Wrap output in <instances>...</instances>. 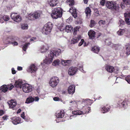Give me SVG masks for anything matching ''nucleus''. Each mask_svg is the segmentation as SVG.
Instances as JSON below:
<instances>
[{
	"label": "nucleus",
	"mask_w": 130,
	"mask_h": 130,
	"mask_svg": "<svg viewBox=\"0 0 130 130\" xmlns=\"http://www.w3.org/2000/svg\"><path fill=\"white\" fill-rule=\"evenodd\" d=\"M100 3L103 6L105 4L106 7L113 11L115 13H118L119 12L120 7L116 1H107L106 2L105 0H101L100 2Z\"/></svg>",
	"instance_id": "obj_1"
},
{
	"label": "nucleus",
	"mask_w": 130,
	"mask_h": 130,
	"mask_svg": "<svg viewBox=\"0 0 130 130\" xmlns=\"http://www.w3.org/2000/svg\"><path fill=\"white\" fill-rule=\"evenodd\" d=\"M61 53V50L60 49L52 50H50L47 56L43 60V62L41 63V65L43 67H45L46 64H49L52 63L53 58L55 57L59 56Z\"/></svg>",
	"instance_id": "obj_2"
},
{
	"label": "nucleus",
	"mask_w": 130,
	"mask_h": 130,
	"mask_svg": "<svg viewBox=\"0 0 130 130\" xmlns=\"http://www.w3.org/2000/svg\"><path fill=\"white\" fill-rule=\"evenodd\" d=\"M53 25L51 22H48L45 25L42 29V33L45 35H47L50 34L53 27Z\"/></svg>",
	"instance_id": "obj_3"
},
{
	"label": "nucleus",
	"mask_w": 130,
	"mask_h": 130,
	"mask_svg": "<svg viewBox=\"0 0 130 130\" xmlns=\"http://www.w3.org/2000/svg\"><path fill=\"white\" fill-rule=\"evenodd\" d=\"M62 9L59 7L55 8L51 14V16L53 19H57L61 18L62 16Z\"/></svg>",
	"instance_id": "obj_4"
},
{
	"label": "nucleus",
	"mask_w": 130,
	"mask_h": 130,
	"mask_svg": "<svg viewBox=\"0 0 130 130\" xmlns=\"http://www.w3.org/2000/svg\"><path fill=\"white\" fill-rule=\"evenodd\" d=\"M59 82V78L57 77L54 76L51 78L49 82V84L51 86L54 88L57 86Z\"/></svg>",
	"instance_id": "obj_5"
},
{
	"label": "nucleus",
	"mask_w": 130,
	"mask_h": 130,
	"mask_svg": "<svg viewBox=\"0 0 130 130\" xmlns=\"http://www.w3.org/2000/svg\"><path fill=\"white\" fill-rule=\"evenodd\" d=\"M10 16L12 19L15 22H19L22 20L21 17L17 13H12Z\"/></svg>",
	"instance_id": "obj_6"
},
{
	"label": "nucleus",
	"mask_w": 130,
	"mask_h": 130,
	"mask_svg": "<svg viewBox=\"0 0 130 130\" xmlns=\"http://www.w3.org/2000/svg\"><path fill=\"white\" fill-rule=\"evenodd\" d=\"M78 70L77 68L75 67H70L68 70V73L70 76L75 75Z\"/></svg>",
	"instance_id": "obj_7"
},
{
	"label": "nucleus",
	"mask_w": 130,
	"mask_h": 130,
	"mask_svg": "<svg viewBox=\"0 0 130 130\" xmlns=\"http://www.w3.org/2000/svg\"><path fill=\"white\" fill-rule=\"evenodd\" d=\"M23 90L24 92L28 93L31 91L32 90V88L31 86H30L28 84H24L23 86Z\"/></svg>",
	"instance_id": "obj_8"
},
{
	"label": "nucleus",
	"mask_w": 130,
	"mask_h": 130,
	"mask_svg": "<svg viewBox=\"0 0 130 130\" xmlns=\"http://www.w3.org/2000/svg\"><path fill=\"white\" fill-rule=\"evenodd\" d=\"M124 17L126 23L128 25H130V11L126 12L124 13Z\"/></svg>",
	"instance_id": "obj_9"
},
{
	"label": "nucleus",
	"mask_w": 130,
	"mask_h": 130,
	"mask_svg": "<svg viewBox=\"0 0 130 130\" xmlns=\"http://www.w3.org/2000/svg\"><path fill=\"white\" fill-rule=\"evenodd\" d=\"M11 121L15 125H17L21 123V119L19 117H15L11 118Z\"/></svg>",
	"instance_id": "obj_10"
},
{
	"label": "nucleus",
	"mask_w": 130,
	"mask_h": 130,
	"mask_svg": "<svg viewBox=\"0 0 130 130\" xmlns=\"http://www.w3.org/2000/svg\"><path fill=\"white\" fill-rule=\"evenodd\" d=\"M71 61L70 60H65L61 59L60 61V63L62 66L63 67H66L71 63Z\"/></svg>",
	"instance_id": "obj_11"
},
{
	"label": "nucleus",
	"mask_w": 130,
	"mask_h": 130,
	"mask_svg": "<svg viewBox=\"0 0 130 130\" xmlns=\"http://www.w3.org/2000/svg\"><path fill=\"white\" fill-rule=\"evenodd\" d=\"M7 103L10 108L14 109V108L17 105V102L15 100L12 99L11 101H8Z\"/></svg>",
	"instance_id": "obj_12"
},
{
	"label": "nucleus",
	"mask_w": 130,
	"mask_h": 130,
	"mask_svg": "<svg viewBox=\"0 0 130 130\" xmlns=\"http://www.w3.org/2000/svg\"><path fill=\"white\" fill-rule=\"evenodd\" d=\"M49 48V46L47 44H45L43 45L40 48V52L43 54L46 52Z\"/></svg>",
	"instance_id": "obj_13"
},
{
	"label": "nucleus",
	"mask_w": 130,
	"mask_h": 130,
	"mask_svg": "<svg viewBox=\"0 0 130 130\" xmlns=\"http://www.w3.org/2000/svg\"><path fill=\"white\" fill-rule=\"evenodd\" d=\"M23 81L20 80H16L15 81L14 85L16 88L21 89L22 86L23 85Z\"/></svg>",
	"instance_id": "obj_14"
},
{
	"label": "nucleus",
	"mask_w": 130,
	"mask_h": 130,
	"mask_svg": "<svg viewBox=\"0 0 130 130\" xmlns=\"http://www.w3.org/2000/svg\"><path fill=\"white\" fill-rule=\"evenodd\" d=\"M48 4L51 7H54L56 6L58 3L57 0H48Z\"/></svg>",
	"instance_id": "obj_15"
},
{
	"label": "nucleus",
	"mask_w": 130,
	"mask_h": 130,
	"mask_svg": "<svg viewBox=\"0 0 130 130\" xmlns=\"http://www.w3.org/2000/svg\"><path fill=\"white\" fill-rule=\"evenodd\" d=\"M75 86L72 85L70 86L68 88V92L69 94H73L75 92Z\"/></svg>",
	"instance_id": "obj_16"
},
{
	"label": "nucleus",
	"mask_w": 130,
	"mask_h": 130,
	"mask_svg": "<svg viewBox=\"0 0 130 130\" xmlns=\"http://www.w3.org/2000/svg\"><path fill=\"white\" fill-rule=\"evenodd\" d=\"M69 12L71 13L73 17L75 18L77 17V15L76 12V9L73 7L70 8L69 10Z\"/></svg>",
	"instance_id": "obj_17"
},
{
	"label": "nucleus",
	"mask_w": 130,
	"mask_h": 130,
	"mask_svg": "<svg viewBox=\"0 0 130 130\" xmlns=\"http://www.w3.org/2000/svg\"><path fill=\"white\" fill-rule=\"evenodd\" d=\"M81 38V36L80 35L78 36L77 37H75L73 38L71 40V43L73 44H74L75 43H77L79 40Z\"/></svg>",
	"instance_id": "obj_18"
},
{
	"label": "nucleus",
	"mask_w": 130,
	"mask_h": 130,
	"mask_svg": "<svg viewBox=\"0 0 130 130\" xmlns=\"http://www.w3.org/2000/svg\"><path fill=\"white\" fill-rule=\"evenodd\" d=\"M3 40L4 43L6 44L11 43V40L10 36L6 37L3 39Z\"/></svg>",
	"instance_id": "obj_19"
},
{
	"label": "nucleus",
	"mask_w": 130,
	"mask_h": 130,
	"mask_svg": "<svg viewBox=\"0 0 130 130\" xmlns=\"http://www.w3.org/2000/svg\"><path fill=\"white\" fill-rule=\"evenodd\" d=\"M88 35L90 38L91 39H94L95 36V32L93 30H90L88 32Z\"/></svg>",
	"instance_id": "obj_20"
},
{
	"label": "nucleus",
	"mask_w": 130,
	"mask_h": 130,
	"mask_svg": "<svg viewBox=\"0 0 130 130\" xmlns=\"http://www.w3.org/2000/svg\"><path fill=\"white\" fill-rule=\"evenodd\" d=\"M100 48L97 46H94L92 47L91 50L93 52L98 53L100 51Z\"/></svg>",
	"instance_id": "obj_21"
},
{
	"label": "nucleus",
	"mask_w": 130,
	"mask_h": 130,
	"mask_svg": "<svg viewBox=\"0 0 130 130\" xmlns=\"http://www.w3.org/2000/svg\"><path fill=\"white\" fill-rule=\"evenodd\" d=\"M85 12L86 14V17L87 18H89L91 14V11L89 7L86 8Z\"/></svg>",
	"instance_id": "obj_22"
},
{
	"label": "nucleus",
	"mask_w": 130,
	"mask_h": 130,
	"mask_svg": "<svg viewBox=\"0 0 130 130\" xmlns=\"http://www.w3.org/2000/svg\"><path fill=\"white\" fill-rule=\"evenodd\" d=\"M73 28L70 25H67L66 26L65 31L67 32H70L73 31Z\"/></svg>",
	"instance_id": "obj_23"
},
{
	"label": "nucleus",
	"mask_w": 130,
	"mask_h": 130,
	"mask_svg": "<svg viewBox=\"0 0 130 130\" xmlns=\"http://www.w3.org/2000/svg\"><path fill=\"white\" fill-rule=\"evenodd\" d=\"M105 69L108 72L110 73L113 72L114 70V67L110 66H107L105 68Z\"/></svg>",
	"instance_id": "obj_24"
},
{
	"label": "nucleus",
	"mask_w": 130,
	"mask_h": 130,
	"mask_svg": "<svg viewBox=\"0 0 130 130\" xmlns=\"http://www.w3.org/2000/svg\"><path fill=\"white\" fill-rule=\"evenodd\" d=\"M40 16V13L38 11H34L33 13V18L34 19H38Z\"/></svg>",
	"instance_id": "obj_25"
},
{
	"label": "nucleus",
	"mask_w": 130,
	"mask_h": 130,
	"mask_svg": "<svg viewBox=\"0 0 130 130\" xmlns=\"http://www.w3.org/2000/svg\"><path fill=\"white\" fill-rule=\"evenodd\" d=\"M60 62V61L59 60L57 59L53 61L52 62V64L53 66L57 67L59 65Z\"/></svg>",
	"instance_id": "obj_26"
},
{
	"label": "nucleus",
	"mask_w": 130,
	"mask_h": 130,
	"mask_svg": "<svg viewBox=\"0 0 130 130\" xmlns=\"http://www.w3.org/2000/svg\"><path fill=\"white\" fill-rule=\"evenodd\" d=\"M72 113L74 115H80L84 114L83 112L80 110H77L73 111Z\"/></svg>",
	"instance_id": "obj_27"
},
{
	"label": "nucleus",
	"mask_w": 130,
	"mask_h": 130,
	"mask_svg": "<svg viewBox=\"0 0 130 130\" xmlns=\"http://www.w3.org/2000/svg\"><path fill=\"white\" fill-rule=\"evenodd\" d=\"M64 110H61L60 112L56 115V117L58 118H62L64 116Z\"/></svg>",
	"instance_id": "obj_28"
},
{
	"label": "nucleus",
	"mask_w": 130,
	"mask_h": 130,
	"mask_svg": "<svg viewBox=\"0 0 130 130\" xmlns=\"http://www.w3.org/2000/svg\"><path fill=\"white\" fill-rule=\"evenodd\" d=\"M37 66L35 64H33V75L36 76V71L38 69Z\"/></svg>",
	"instance_id": "obj_29"
},
{
	"label": "nucleus",
	"mask_w": 130,
	"mask_h": 130,
	"mask_svg": "<svg viewBox=\"0 0 130 130\" xmlns=\"http://www.w3.org/2000/svg\"><path fill=\"white\" fill-rule=\"evenodd\" d=\"M125 49L126 51V54L127 55L130 54V44H127L125 46Z\"/></svg>",
	"instance_id": "obj_30"
},
{
	"label": "nucleus",
	"mask_w": 130,
	"mask_h": 130,
	"mask_svg": "<svg viewBox=\"0 0 130 130\" xmlns=\"http://www.w3.org/2000/svg\"><path fill=\"white\" fill-rule=\"evenodd\" d=\"M125 32V30L124 29H120L117 32V34L119 36H122Z\"/></svg>",
	"instance_id": "obj_31"
},
{
	"label": "nucleus",
	"mask_w": 130,
	"mask_h": 130,
	"mask_svg": "<svg viewBox=\"0 0 130 130\" xmlns=\"http://www.w3.org/2000/svg\"><path fill=\"white\" fill-rule=\"evenodd\" d=\"M110 109L108 107L106 108L105 106H103L102 108V111L103 113H105L109 111Z\"/></svg>",
	"instance_id": "obj_32"
},
{
	"label": "nucleus",
	"mask_w": 130,
	"mask_h": 130,
	"mask_svg": "<svg viewBox=\"0 0 130 130\" xmlns=\"http://www.w3.org/2000/svg\"><path fill=\"white\" fill-rule=\"evenodd\" d=\"M10 37L11 41H16L19 40V38L17 37L14 36H10Z\"/></svg>",
	"instance_id": "obj_33"
},
{
	"label": "nucleus",
	"mask_w": 130,
	"mask_h": 130,
	"mask_svg": "<svg viewBox=\"0 0 130 130\" xmlns=\"http://www.w3.org/2000/svg\"><path fill=\"white\" fill-rule=\"evenodd\" d=\"M32 102V97L31 96H29L27 98L25 101V103H29Z\"/></svg>",
	"instance_id": "obj_34"
},
{
	"label": "nucleus",
	"mask_w": 130,
	"mask_h": 130,
	"mask_svg": "<svg viewBox=\"0 0 130 130\" xmlns=\"http://www.w3.org/2000/svg\"><path fill=\"white\" fill-rule=\"evenodd\" d=\"M80 28L79 26H77L74 28L73 32V34L75 35L77 34V32L79 31V29Z\"/></svg>",
	"instance_id": "obj_35"
},
{
	"label": "nucleus",
	"mask_w": 130,
	"mask_h": 130,
	"mask_svg": "<svg viewBox=\"0 0 130 130\" xmlns=\"http://www.w3.org/2000/svg\"><path fill=\"white\" fill-rule=\"evenodd\" d=\"M96 24V23L93 20H91L90 21V24L89 25L91 27H94Z\"/></svg>",
	"instance_id": "obj_36"
},
{
	"label": "nucleus",
	"mask_w": 130,
	"mask_h": 130,
	"mask_svg": "<svg viewBox=\"0 0 130 130\" xmlns=\"http://www.w3.org/2000/svg\"><path fill=\"white\" fill-rule=\"evenodd\" d=\"M66 29V26L63 24H62L61 25L60 27V31H65Z\"/></svg>",
	"instance_id": "obj_37"
},
{
	"label": "nucleus",
	"mask_w": 130,
	"mask_h": 130,
	"mask_svg": "<svg viewBox=\"0 0 130 130\" xmlns=\"http://www.w3.org/2000/svg\"><path fill=\"white\" fill-rule=\"evenodd\" d=\"M27 71L29 72L32 73V64H31L27 70Z\"/></svg>",
	"instance_id": "obj_38"
},
{
	"label": "nucleus",
	"mask_w": 130,
	"mask_h": 130,
	"mask_svg": "<svg viewBox=\"0 0 130 130\" xmlns=\"http://www.w3.org/2000/svg\"><path fill=\"white\" fill-rule=\"evenodd\" d=\"M8 88L6 85H3L2 86V91L4 92H5L7 91Z\"/></svg>",
	"instance_id": "obj_39"
},
{
	"label": "nucleus",
	"mask_w": 130,
	"mask_h": 130,
	"mask_svg": "<svg viewBox=\"0 0 130 130\" xmlns=\"http://www.w3.org/2000/svg\"><path fill=\"white\" fill-rule=\"evenodd\" d=\"M66 2L67 3H69V5L70 6H71L74 4V2L73 0H67Z\"/></svg>",
	"instance_id": "obj_40"
},
{
	"label": "nucleus",
	"mask_w": 130,
	"mask_h": 130,
	"mask_svg": "<svg viewBox=\"0 0 130 130\" xmlns=\"http://www.w3.org/2000/svg\"><path fill=\"white\" fill-rule=\"evenodd\" d=\"M29 44L30 43L29 42L26 43L22 47V49L23 50L25 51H26L28 45H29Z\"/></svg>",
	"instance_id": "obj_41"
},
{
	"label": "nucleus",
	"mask_w": 130,
	"mask_h": 130,
	"mask_svg": "<svg viewBox=\"0 0 130 130\" xmlns=\"http://www.w3.org/2000/svg\"><path fill=\"white\" fill-rule=\"evenodd\" d=\"M3 19L5 21H7L9 19V16L7 15H4L2 17Z\"/></svg>",
	"instance_id": "obj_42"
},
{
	"label": "nucleus",
	"mask_w": 130,
	"mask_h": 130,
	"mask_svg": "<svg viewBox=\"0 0 130 130\" xmlns=\"http://www.w3.org/2000/svg\"><path fill=\"white\" fill-rule=\"evenodd\" d=\"M77 23L78 24H81L82 23V19L80 17H78L77 20L76 21Z\"/></svg>",
	"instance_id": "obj_43"
},
{
	"label": "nucleus",
	"mask_w": 130,
	"mask_h": 130,
	"mask_svg": "<svg viewBox=\"0 0 130 130\" xmlns=\"http://www.w3.org/2000/svg\"><path fill=\"white\" fill-rule=\"evenodd\" d=\"M105 42L106 45L108 46H111L112 43H111V41L106 39L105 41Z\"/></svg>",
	"instance_id": "obj_44"
},
{
	"label": "nucleus",
	"mask_w": 130,
	"mask_h": 130,
	"mask_svg": "<svg viewBox=\"0 0 130 130\" xmlns=\"http://www.w3.org/2000/svg\"><path fill=\"white\" fill-rule=\"evenodd\" d=\"M99 24L100 26H103L105 24V21L102 20H100L99 22Z\"/></svg>",
	"instance_id": "obj_45"
},
{
	"label": "nucleus",
	"mask_w": 130,
	"mask_h": 130,
	"mask_svg": "<svg viewBox=\"0 0 130 130\" xmlns=\"http://www.w3.org/2000/svg\"><path fill=\"white\" fill-rule=\"evenodd\" d=\"M111 47L115 50L118 49V47H117V45L116 44H112Z\"/></svg>",
	"instance_id": "obj_46"
},
{
	"label": "nucleus",
	"mask_w": 130,
	"mask_h": 130,
	"mask_svg": "<svg viewBox=\"0 0 130 130\" xmlns=\"http://www.w3.org/2000/svg\"><path fill=\"white\" fill-rule=\"evenodd\" d=\"M125 23L122 20H119V24L120 26H122L124 25Z\"/></svg>",
	"instance_id": "obj_47"
},
{
	"label": "nucleus",
	"mask_w": 130,
	"mask_h": 130,
	"mask_svg": "<svg viewBox=\"0 0 130 130\" xmlns=\"http://www.w3.org/2000/svg\"><path fill=\"white\" fill-rule=\"evenodd\" d=\"M32 14L30 13L28 14L26 17V18L29 20H31L32 19Z\"/></svg>",
	"instance_id": "obj_48"
},
{
	"label": "nucleus",
	"mask_w": 130,
	"mask_h": 130,
	"mask_svg": "<svg viewBox=\"0 0 130 130\" xmlns=\"http://www.w3.org/2000/svg\"><path fill=\"white\" fill-rule=\"evenodd\" d=\"M126 80L129 84H130V76H128L125 78Z\"/></svg>",
	"instance_id": "obj_49"
},
{
	"label": "nucleus",
	"mask_w": 130,
	"mask_h": 130,
	"mask_svg": "<svg viewBox=\"0 0 130 130\" xmlns=\"http://www.w3.org/2000/svg\"><path fill=\"white\" fill-rule=\"evenodd\" d=\"M21 28L22 29H27L28 26L27 24H23L22 25Z\"/></svg>",
	"instance_id": "obj_50"
},
{
	"label": "nucleus",
	"mask_w": 130,
	"mask_h": 130,
	"mask_svg": "<svg viewBox=\"0 0 130 130\" xmlns=\"http://www.w3.org/2000/svg\"><path fill=\"white\" fill-rule=\"evenodd\" d=\"M84 40L83 39H82L79 42L78 44V46H81L83 44V43H84Z\"/></svg>",
	"instance_id": "obj_51"
},
{
	"label": "nucleus",
	"mask_w": 130,
	"mask_h": 130,
	"mask_svg": "<svg viewBox=\"0 0 130 130\" xmlns=\"http://www.w3.org/2000/svg\"><path fill=\"white\" fill-rule=\"evenodd\" d=\"M72 18L70 17L69 18L66 20V22L69 23L72 21Z\"/></svg>",
	"instance_id": "obj_52"
},
{
	"label": "nucleus",
	"mask_w": 130,
	"mask_h": 130,
	"mask_svg": "<svg viewBox=\"0 0 130 130\" xmlns=\"http://www.w3.org/2000/svg\"><path fill=\"white\" fill-rule=\"evenodd\" d=\"M127 101L125 100L123 101L122 103V104L123 107L125 105H127Z\"/></svg>",
	"instance_id": "obj_53"
},
{
	"label": "nucleus",
	"mask_w": 130,
	"mask_h": 130,
	"mask_svg": "<svg viewBox=\"0 0 130 130\" xmlns=\"http://www.w3.org/2000/svg\"><path fill=\"white\" fill-rule=\"evenodd\" d=\"M39 99V98L38 96L35 97L34 98H33V102L34 101H38Z\"/></svg>",
	"instance_id": "obj_54"
},
{
	"label": "nucleus",
	"mask_w": 130,
	"mask_h": 130,
	"mask_svg": "<svg viewBox=\"0 0 130 130\" xmlns=\"http://www.w3.org/2000/svg\"><path fill=\"white\" fill-rule=\"evenodd\" d=\"M94 14L96 16H98L100 15L99 11H98L95 12Z\"/></svg>",
	"instance_id": "obj_55"
},
{
	"label": "nucleus",
	"mask_w": 130,
	"mask_h": 130,
	"mask_svg": "<svg viewBox=\"0 0 130 130\" xmlns=\"http://www.w3.org/2000/svg\"><path fill=\"white\" fill-rule=\"evenodd\" d=\"M11 43L13 45L15 46L17 45L18 44L17 42L16 41H14V42H11Z\"/></svg>",
	"instance_id": "obj_56"
},
{
	"label": "nucleus",
	"mask_w": 130,
	"mask_h": 130,
	"mask_svg": "<svg viewBox=\"0 0 130 130\" xmlns=\"http://www.w3.org/2000/svg\"><path fill=\"white\" fill-rule=\"evenodd\" d=\"M80 69L81 70V71L84 73L86 71L85 70H84L83 69V66H81L80 67Z\"/></svg>",
	"instance_id": "obj_57"
},
{
	"label": "nucleus",
	"mask_w": 130,
	"mask_h": 130,
	"mask_svg": "<svg viewBox=\"0 0 130 130\" xmlns=\"http://www.w3.org/2000/svg\"><path fill=\"white\" fill-rule=\"evenodd\" d=\"M12 70V73L13 74H15L16 72L14 70L13 68H12L11 69Z\"/></svg>",
	"instance_id": "obj_58"
},
{
	"label": "nucleus",
	"mask_w": 130,
	"mask_h": 130,
	"mask_svg": "<svg viewBox=\"0 0 130 130\" xmlns=\"http://www.w3.org/2000/svg\"><path fill=\"white\" fill-rule=\"evenodd\" d=\"M8 116H5L3 117V119L4 120H7L8 119Z\"/></svg>",
	"instance_id": "obj_59"
},
{
	"label": "nucleus",
	"mask_w": 130,
	"mask_h": 130,
	"mask_svg": "<svg viewBox=\"0 0 130 130\" xmlns=\"http://www.w3.org/2000/svg\"><path fill=\"white\" fill-rule=\"evenodd\" d=\"M59 99L58 97H55L53 98V100L55 101H58L59 100Z\"/></svg>",
	"instance_id": "obj_60"
},
{
	"label": "nucleus",
	"mask_w": 130,
	"mask_h": 130,
	"mask_svg": "<svg viewBox=\"0 0 130 130\" xmlns=\"http://www.w3.org/2000/svg\"><path fill=\"white\" fill-rule=\"evenodd\" d=\"M21 117H22L23 119H25V113L24 112H23L21 114Z\"/></svg>",
	"instance_id": "obj_61"
},
{
	"label": "nucleus",
	"mask_w": 130,
	"mask_h": 130,
	"mask_svg": "<svg viewBox=\"0 0 130 130\" xmlns=\"http://www.w3.org/2000/svg\"><path fill=\"white\" fill-rule=\"evenodd\" d=\"M22 68L21 67L18 66L17 68V70L18 71H21L22 70Z\"/></svg>",
	"instance_id": "obj_62"
},
{
	"label": "nucleus",
	"mask_w": 130,
	"mask_h": 130,
	"mask_svg": "<svg viewBox=\"0 0 130 130\" xmlns=\"http://www.w3.org/2000/svg\"><path fill=\"white\" fill-rule=\"evenodd\" d=\"M4 113V111L2 110H0V116H1Z\"/></svg>",
	"instance_id": "obj_63"
},
{
	"label": "nucleus",
	"mask_w": 130,
	"mask_h": 130,
	"mask_svg": "<svg viewBox=\"0 0 130 130\" xmlns=\"http://www.w3.org/2000/svg\"><path fill=\"white\" fill-rule=\"evenodd\" d=\"M9 87V86L8 87L9 88V89L11 90L14 87V86L12 85H11Z\"/></svg>",
	"instance_id": "obj_64"
}]
</instances>
